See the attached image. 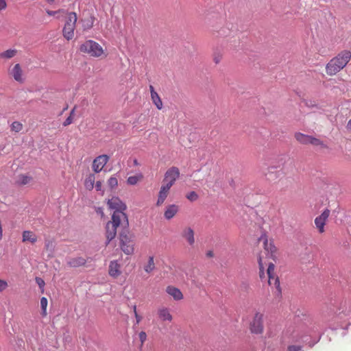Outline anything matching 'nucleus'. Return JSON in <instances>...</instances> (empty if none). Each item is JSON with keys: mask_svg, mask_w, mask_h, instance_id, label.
<instances>
[{"mask_svg": "<svg viewBox=\"0 0 351 351\" xmlns=\"http://www.w3.org/2000/svg\"><path fill=\"white\" fill-rule=\"evenodd\" d=\"M109 208L113 210L112 221L106 224V238L108 243L112 240L117 234V228L119 226L126 228L128 226V219L125 210L126 205L117 197H112L108 201Z\"/></svg>", "mask_w": 351, "mask_h": 351, "instance_id": "nucleus-1", "label": "nucleus"}, {"mask_svg": "<svg viewBox=\"0 0 351 351\" xmlns=\"http://www.w3.org/2000/svg\"><path fill=\"white\" fill-rule=\"evenodd\" d=\"M351 60V51L343 50L329 60L326 64V73L334 76L343 69Z\"/></svg>", "mask_w": 351, "mask_h": 351, "instance_id": "nucleus-2", "label": "nucleus"}, {"mask_svg": "<svg viewBox=\"0 0 351 351\" xmlns=\"http://www.w3.org/2000/svg\"><path fill=\"white\" fill-rule=\"evenodd\" d=\"M80 51L82 53L88 54L90 57L104 58L107 56L105 50L96 41L87 40L80 46Z\"/></svg>", "mask_w": 351, "mask_h": 351, "instance_id": "nucleus-3", "label": "nucleus"}, {"mask_svg": "<svg viewBox=\"0 0 351 351\" xmlns=\"http://www.w3.org/2000/svg\"><path fill=\"white\" fill-rule=\"evenodd\" d=\"M64 24L62 28V35L64 38L70 40L75 35V29L77 21V14L74 12H66L65 14Z\"/></svg>", "mask_w": 351, "mask_h": 351, "instance_id": "nucleus-4", "label": "nucleus"}, {"mask_svg": "<svg viewBox=\"0 0 351 351\" xmlns=\"http://www.w3.org/2000/svg\"><path fill=\"white\" fill-rule=\"evenodd\" d=\"M120 247L127 255H131L134 251V236L130 233L122 232L119 235Z\"/></svg>", "mask_w": 351, "mask_h": 351, "instance_id": "nucleus-5", "label": "nucleus"}, {"mask_svg": "<svg viewBox=\"0 0 351 351\" xmlns=\"http://www.w3.org/2000/svg\"><path fill=\"white\" fill-rule=\"evenodd\" d=\"M263 317L261 313H256L250 324V330L252 333L261 335L263 332Z\"/></svg>", "mask_w": 351, "mask_h": 351, "instance_id": "nucleus-6", "label": "nucleus"}, {"mask_svg": "<svg viewBox=\"0 0 351 351\" xmlns=\"http://www.w3.org/2000/svg\"><path fill=\"white\" fill-rule=\"evenodd\" d=\"M180 175V170L176 167H171L165 173L162 184L171 187L175 184Z\"/></svg>", "mask_w": 351, "mask_h": 351, "instance_id": "nucleus-7", "label": "nucleus"}, {"mask_svg": "<svg viewBox=\"0 0 351 351\" xmlns=\"http://www.w3.org/2000/svg\"><path fill=\"white\" fill-rule=\"evenodd\" d=\"M329 209H325L319 215L315 217L314 220L315 226L319 234L325 232V226L330 216Z\"/></svg>", "mask_w": 351, "mask_h": 351, "instance_id": "nucleus-8", "label": "nucleus"}, {"mask_svg": "<svg viewBox=\"0 0 351 351\" xmlns=\"http://www.w3.org/2000/svg\"><path fill=\"white\" fill-rule=\"evenodd\" d=\"M275 266L273 263H269L267 269V274L268 277V283L270 286H274L277 289L278 293H281L280 286V281L274 273Z\"/></svg>", "mask_w": 351, "mask_h": 351, "instance_id": "nucleus-9", "label": "nucleus"}, {"mask_svg": "<svg viewBox=\"0 0 351 351\" xmlns=\"http://www.w3.org/2000/svg\"><path fill=\"white\" fill-rule=\"evenodd\" d=\"M109 156L106 154L99 155L96 157L92 163V169L95 173H99L104 169L109 160Z\"/></svg>", "mask_w": 351, "mask_h": 351, "instance_id": "nucleus-10", "label": "nucleus"}, {"mask_svg": "<svg viewBox=\"0 0 351 351\" xmlns=\"http://www.w3.org/2000/svg\"><path fill=\"white\" fill-rule=\"evenodd\" d=\"M8 74L17 82L23 83L24 82L23 70L19 64H16L12 67H10L8 69Z\"/></svg>", "mask_w": 351, "mask_h": 351, "instance_id": "nucleus-11", "label": "nucleus"}, {"mask_svg": "<svg viewBox=\"0 0 351 351\" xmlns=\"http://www.w3.org/2000/svg\"><path fill=\"white\" fill-rule=\"evenodd\" d=\"M282 172L274 167H270L267 169L265 176L270 182H276L281 178Z\"/></svg>", "mask_w": 351, "mask_h": 351, "instance_id": "nucleus-12", "label": "nucleus"}, {"mask_svg": "<svg viewBox=\"0 0 351 351\" xmlns=\"http://www.w3.org/2000/svg\"><path fill=\"white\" fill-rule=\"evenodd\" d=\"M171 187L162 184L158 195L156 206H160L165 202L170 192Z\"/></svg>", "mask_w": 351, "mask_h": 351, "instance_id": "nucleus-13", "label": "nucleus"}, {"mask_svg": "<svg viewBox=\"0 0 351 351\" xmlns=\"http://www.w3.org/2000/svg\"><path fill=\"white\" fill-rule=\"evenodd\" d=\"M108 274L114 278H117L121 274V265L117 261H110Z\"/></svg>", "mask_w": 351, "mask_h": 351, "instance_id": "nucleus-14", "label": "nucleus"}, {"mask_svg": "<svg viewBox=\"0 0 351 351\" xmlns=\"http://www.w3.org/2000/svg\"><path fill=\"white\" fill-rule=\"evenodd\" d=\"M195 232L191 227H186L182 232V237L187 241L189 245L193 246L195 243Z\"/></svg>", "mask_w": 351, "mask_h": 351, "instance_id": "nucleus-15", "label": "nucleus"}, {"mask_svg": "<svg viewBox=\"0 0 351 351\" xmlns=\"http://www.w3.org/2000/svg\"><path fill=\"white\" fill-rule=\"evenodd\" d=\"M179 211V206L176 204H170L166 207L164 217L166 219L170 220L174 217Z\"/></svg>", "mask_w": 351, "mask_h": 351, "instance_id": "nucleus-16", "label": "nucleus"}, {"mask_svg": "<svg viewBox=\"0 0 351 351\" xmlns=\"http://www.w3.org/2000/svg\"><path fill=\"white\" fill-rule=\"evenodd\" d=\"M166 292L175 300H181L183 299V294L181 291L173 286H167L166 288Z\"/></svg>", "mask_w": 351, "mask_h": 351, "instance_id": "nucleus-17", "label": "nucleus"}, {"mask_svg": "<svg viewBox=\"0 0 351 351\" xmlns=\"http://www.w3.org/2000/svg\"><path fill=\"white\" fill-rule=\"evenodd\" d=\"M158 315L160 320L162 322L167 321L171 322L173 317L170 313V310L166 307H161L158 310Z\"/></svg>", "mask_w": 351, "mask_h": 351, "instance_id": "nucleus-18", "label": "nucleus"}, {"mask_svg": "<svg viewBox=\"0 0 351 351\" xmlns=\"http://www.w3.org/2000/svg\"><path fill=\"white\" fill-rule=\"evenodd\" d=\"M149 90L152 102L154 104V105L158 110H161L162 108L163 104L160 96L155 91L153 86H149Z\"/></svg>", "mask_w": 351, "mask_h": 351, "instance_id": "nucleus-19", "label": "nucleus"}, {"mask_svg": "<svg viewBox=\"0 0 351 351\" xmlns=\"http://www.w3.org/2000/svg\"><path fill=\"white\" fill-rule=\"evenodd\" d=\"M38 240L37 235L32 231L25 230L23 232L22 241L23 242H29L32 244L35 243Z\"/></svg>", "mask_w": 351, "mask_h": 351, "instance_id": "nucleus-20", "label": "nucleus"}, {"mask_svg": "<svg viewBox=\"0 0 351 351\" xmlns=\"http://www.w3.org/2000/svg\"><path fill=\"white\" fill-rule=\"evenodd\" d=\"M95 21V18L92 15L82 19L80 22L82 23L83 32H86L90 29L93 27Z\"/></svg>", "mask_w": 351, "mask_h": 351, "instance_id": "nucleus-21", "label": "nucleus"}, {"mask_svg": "<svg viewBox=\"0 0 351 351\" xmlns=\"http://www.w3.org/2000/svg\"><path fill=\"white\" fill-rule=\"evenodd\" d=\"M261 239L263 240V245H264L265 250L266 251L270 252L271 256H274L275 253L277 251L276 246L273 244V243L271 241V242L268 241V239H267V237L266 235L262 236Z\"/></svg>", "mask_w": 351, "mask_h": 351, "instance_id": "nucleus-22", "label": "nucleus"}, {"mask_svg": "<svg viewBox=\"0 0 351 351\" xmlns=\"http://www.w3.org/2000/svg\"><path fill=\"white\" fill-rule=\"evenodd\" d=\"M86 261L82 257L71 258L67 261V265L71 267H78L86 264Z\"/></svg>", "mask_w": 351, "mask_h": 351, "instance_id": "nucleus-23", "label": "nucleus"}, {"mask_svg": "<svg viewBox=\"0 0 351 351\" xmlns=\"http://www.w3.org/2000/svg\"><path fill=\"white\" fill-rule=\"evenodd\" d=\"M156 269V264L154 262V256H149L147 261L143 265V269L147 274H151Z\"/></svg>", "mask_w": 351, "mask_h": 351, "instance_id": "nucleus-24", "label": "nucleus"}, {"mask_svg": "<svg viewBox=\"0 0 351 351\" xmlns=\"http://www.w3.org/2000/svg\"><path fill=\"white\" fill-rule=\"evenodd\" d=\"M311 136L301 132H296L294 137L296 141L302 145H308L310 143Z\"/></svg>", "mask_w": 351, "mask_h": 351, "instance_id": "nucleus-25", "label": "nucleus"}, {"mask_svg": "<svg viewBox=\"0 0 351 351\" xmlns=\"http://www.w3.org/2000/svg\"><path fill=\"white\" fill-rule=\"evenodd\" d=\"M95 182V176L94 173L88 174L84 180V186L88 191L93 190Z\"/></svg>", "mask_w": 351, "mask_h": 351, "instance_id": "nucleus-26", "label": "nucleus"}, {"mask_svg": "<svg viewBox=\"0 0 351 351\" xmlns=\"http://www.w3.org/2000/svg\"><path fill=\"white\" fill-rule=\"evenodd\" d=\"M17 53L16 49H8L0 53V58L10 59L14 57Z\"/></svg>", "mask_w": 351, "mask_h": 351, "instance_id": "nucleus-27", "label": "nucleus"}, {"mask_svg": "<svg viewBox=\"0 0 351 351\" xmlns=\"http://www.w3.org/2000/svg\"><path fill=\"white\" fill-rule=\"evenodd\" d=\"M32 180V178L26 175L19 176L16 183L19 185H26Z\"/></svg>", "mask_w": 351, "mask_h": 351, "instance_id": "nucleus-28", "label": "nucleus"}, {"mask_svg": "<svg viewBox=\"0 0 351 351\" xmlns=\"http://www.w3.org/2000/svg\"><path fill=\"white\" fill-rule=\"evenodd\" d=\"M311 145L315 147H320L322 148H326V145L319 138H315L314 136H311L310 143Z\"/></svg>", "mask_w": 351, "mask_h": 351, "instance_id": "nucleus-29", "label": "nucleus"}, {"mask_svg": "<svg viewBox=\"0 0 351 351\" xmlns=\"http://www.w3.org/2000/svg\"><path fill=\"white\" fill-rule=\"evenodd\" d=\"M142 179H143V176L141 174H139L137 176H130L127 180V182H128V184H129L130 185H135L138 183V182H139Z\"/></svg>", "mask_w": 351, "mask_h": 351, "instance_id": "nucleus-30", "label": "nucleus"}, {"mask_svg": "<svg viewBox=\"0 0 351 351\" xmlns=\"http://www.w3.org/2000/svg\"><path fill=\"white\" fill-rule=\"evenodd\" d=\"M46 13L49 16H56L57 19H59L60 17V15L61 16L64 15L66 13V12L62 9H60V10H56V11L47 10Z\"/></svg>", "mask_w": 351, "mask_h": 351, "instance_id": "nucleus-31", "label": "nucleus"}, {"mask_svg": "<svg viewBox=\"0 0 351 351\" xmlns=\"http://www.w3.org/2000/svg\"><path fill=\"white\" fill-rule=\"evenodd\" d=\"M48 304L47 299L45 297H43L40 299V306L42 308V315L43 316L47 315V307Z\"/></svg>", "mask_w": 351, "mask_h": 351, "instance_id": "nucleus-32", "label": "nucleus"}, {"mask_svg": "<svg viewBox=\"0 0 351 351\" xmlns=\"http://www.w3.org/2000/svg\"><path fill=\"white\" fill-rule=\"evenodd\" d=\"M23 129V124L19 121H14L11 124V130L14 132H19Z\"/></svg>", "mask_w": 351, "mask_h": 351, "instance_id": "nucleus-33", "label": "nucleus"}, {"mask_svg": "<svg viewBox=\"0 0 351 351\" xmlns=\"http://www.w3.org/2000/svg\"><path fill=\"white\" fill-rule=\"evenodd\" d=\"M258 265H259V276H260L261 279H263L265 278V274L264 271L265 268H264L263 264L262 263L261 258H259V259H258Z\"/></svg>", "mask_w": 351, "mask_h": 351, "instance_id": "nucleus-34", "label": "nucleus"}, {"mask_svg": "<svg viewBox=\"0 0 351 351\" xmlns=\"http://www.w3.org/2000/svg\"><path fill=\"white\" fill-rule=\"evenodd\" d=\"M108 184L111 189H114L118 185V180L116 177H110L108 180Z\"/></svg>", "mask_w": 351, "mask_h": 351, "instance_id": "nucleus-35", "label": "nucleus"}, {"mask_svg": "<svg viewBox=\"0 0 351 351\" xmlns=\"http://www.w3.org/2000/svg\"><path fill=\"white\" fill-rule=\"evenodd\" d=\"M8 282L0 278V293L5 291L8 288Z\"/></svg>", "mask_w": 351, "mask_h": 351, "instance_id": "nucleus-36", "label": "nucleus"}, {"mask_svg": "<svg viewBox=\"0 0 351 351\" xmlns=\"http://www.w3.org/2000/svg\"><path fill=\"white\" fill-rule=\"evenodd\" d=\"M186 197L191 202L196 201L198 199V195L195 191H191Z\"/></svg>", "mask_w": 351, "mask_h": 351, "instance_id": "nucleus-37", "label": "nucleus"}, {"mask_svg": "<svg viewBox=\"0 0 351 351\" xmlns=\"http://www.w3.org/2000/svg\"><path fill=\"white\" fill-rule=\"evenodd\" d=\"M343 316H341V313L338 314V317L339 318H344V322H349L350 319L351 318V312L350 310L345 311L343 313Z\"/></svg>", "mask_w": 351, "mask_h": 351, "instance_id": "nucleus-38", "label": "nucleus"}, {"mask_svg": "<svg viewBox=\"0 0 351 351\" xmlns=\"http://www.w3.org/2000/svg\"><path fill=\"white\" fill-rule=\"evenodd\" d=\"M36 282L38 284V285L39 286V287L40 288L41 293H43L44 291H45V289H44V287H45V281L41 278L36 277Z\"/></svg>", "mask_w": 351, "mask_h": 351, "instance_id": "nucleus-39", "label": "nucleus"}, {"mask_svg": "<svg viewBox=\"0 0 351 351\" xmlns=\"http://www.w3.org/2000/svg\"><path fill=\"white\" fill-rule=\"evenodd\" d=\"M133 310H134V316H135V318H136V324H138L140 323V322L141 321V319H142V317L140 316L137 313L136 306V305L133 306Z\"/></svg>", "mask_w": 351, "mask_h": 351, "instance_id": "nucleus-40", "label": "nucleus"}, {"mask_svg": "<svg viewBox=\"0 0 351 351\" xmlns=\"http://www.w3.org/2000/svg\"><path fill=\"white\" fill-rule=\"evenodd\" d=\"M6 0H0V12L4 11L7 8Z\"/></svg>", "mask_w": 351, "mask_h": 351, "instance_id": "nucleus-41", "label": "nucleus"}, {"mask_svg": "<svg viewBox=\"0 0 351 351\" xmlns=\"http://www.w3.org/2000/svg\"><path fill=\"white\" fill-rule=\"evenodd\" d=\"M73 121V118L72 117L69 116L66 120L63 122L64 126H68L71 124Z\"/></svg>", "mask_w": 351, "mask_h": 351, "instance_id": "nucleus-42", "label": "nucleus"}, {"mask_svg": "<svg viewBox=\"0 0 351 351\" xmlns=\"http://www.w3.org/2000/svg\"><path fill=\"white\" fill-rule=\"evenodd\" d=\"M139 339H140V341H141V343L143 344L147 339L146 333L143 331L139 333Z\"/></svg>", "mask_w": 351, "mask_h": 351, "instance_id": "nucleus-43", "label": "nucleus"}, {"mask_svg": "<svg viewBox=\"0 0 351 351\" xmlns=\"http://www.w3.org/2000/svg\"><path fill=\"white\" fill-rule=\"evenodd\" d=\"M221 60V54H215L213 57V61L218 64Z\"/></svg>", "mask_w": 351, "mask_h": 351, "instance_id": "nucleus-44", "label": "nucleus"}, {"mask_svg": "<svg viewBox=\"0 0 351 351\" xmlns=\"http://www.w3.org/2000/svg\"><path fill=\"white\" fill-rule=\"evenodd\" d=\"M300 350V347L298 346H289L288 347L289 351H299Z\"/></svg>", "mask_w": 351, "mask_h": 351, "instance_id": "nucleus-45", "label": "nucleus"}, {"mask_svg": "<svg viewBox=\"0 0 351 351\" xmlns=\"http://www.w3.org/2000/svg\"><path fill=\"white\" fill-rule=\"evenodd\" d=\"M101 187H102L101 182H100V181L96 182V183H95L96 190L98 191H101Z\"/></svg>", "mask_w": 351, "mask_h": 351, "instance_id": "nucleus-46", "label": "nucleus"}, {"mask_svg": "<svg viewBox=\"0 0 351 351\" xmlns=\"http://www.w3.org/2000/svg\"><path fill=\"white\" fill-rule=\"evenodd\" d=\"M75 107L72 109V110L71 111L70 114H69V116L72 117L73 118L74 117V115H75Z\"/></svg>", "mask_w": 351, "mask_h": 351, "instance_id": "nucleus-47", "label": "nucleus"}, {"mask_svg": "<svg viewBox=\"0 0 351 351\" xmlns=\"http://www.w3.org/2000/svg\"><path fill=\"white\" fill-rule=\"evenodd\" d=\"M97 213L100 214L102 216H104V213H103V210L101 208H99L97 210Z\"/></svg>", "mask_w": 351, "mask_h": 351, "instance_id": "nucleus-48", "label": "nucleus"}, {"mask_svg": "<svg viewBox=\"0 0 351 351\" xmlns=\"http://www.w3.org/2000/svg\"><path fill=\"white\" fill-rule=\"evenodd\" d=\"M347 128L348 130H351V119L349 120L348 124H347Z\"/></svg>", "mask_w": 351, "mask_h": 351, "instance_id": "nucleus-49", "label": "nucleus"}, {"mask_svg": "<svg viewBox=\"0 0 351 351\" xmlns=\"http://www.w3.org/2000/svg\"><path fill=\"white\" fill-rule=\"evenodd\" d=\"M46 1L50 4H52L54 3L55 0H46Z\"/></svg>", "mask_w": 351, "mask_h": 351, "instance_id": "nucleus-50", "label": "nucleus"}, {"mask_svg": "<svg viewBox=\"0 0 351 351\" xmlns=\"http://www.w3.org/2000/svg\"><path fill=\"white\" fill-rule=\"evenodd\" d=\"M207 256H213V252H209L207 253Z\"/></svg>", "mask_w": 351, "mask_h": 351, "instance_id": "nucleus-51", "label": "nucleus"}, {"mask_svg": "<svg viewBox=\"0 0 351 351\" xmlns=\"http://www.w3.org/2000/svg\"><path fill=\"white\" fill-rule=\"evenodd\" d=\"M134 164H137L136 160H134Z\"/></svg>", "mask_w": 351, "mask_h": 351, "instance_id": "nucleus-52", "label": "nucleus"}]
</instances>
